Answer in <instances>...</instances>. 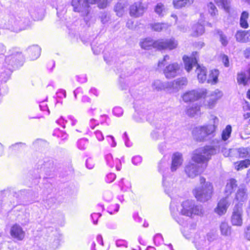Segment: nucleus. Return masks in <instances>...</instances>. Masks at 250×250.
Returning <instances> with one entry per match:
<instances>
[{"label": "nucleus", "mask_w": 250, "mask_h": 250, "mask_svg": "<svg viewBox=\"0 0 250 250\" xmlns=\"http://www.w3.org/2000/svg\"><path fill=\"white\" fill-rule=\"evenodd\" d=\"M207 11L209 15L212 23H216L218 21V10L212 2H210L207 5Z\"/></svg>", "instance_id": "obj_16"}, {"label": "nucleus", "mask_w": 250, "mask_h": 250, "mask_svg": "<svg viewBox=\"0 0 250 250\" xmlns=\"http://www.w3.org/2000/svg\"><path fill=\"white\" fill-rule=\"evenodd\" d=\"M194 0H173L172 4L175 9H181L191 5Z\"/></svg>", "instance_id": "obj_20"}, {"label": "nucleus", "mask_w": 250, "mask_h": 250, "mask_svg": "<svg viewBox=\"0 0 250 250\" xmlns=\"http://www.w3.org/2000/svg\"><path fill=\"white\" fill-rule=\"evenodd\" d=\"M183 159L182 154L176 152L173 154L170 169L172 171L177 170L182 165Z\"/></svg>", "instance_id": "obj_15"}, {"label": "nucleus", "mask_w": 250, "mask_h": 250, "mask_svg": "<svg viewBox=\"0 0 250 250\" xmlns=\"http://www.w3.org/2000/svg\"><path fill=\"white\" fill-rule=\"evenodd\" d=\"M221 60L226 67H228L229 65V61L228 57L227 55H223L221 57Z\"/></svg>", "instance_id": "obj_51"}, {"label": "nucleus", "mask_w": 250, "mask_h": 250, "mask_svg": "<svg viewBox=\"0 0 250 250\" xmlns=\"http://www.w3.org/2000/svg\"><path fill=\"white\" fill-rule=\"evenodd\" d=\"M220 41L224 46H226L228 43L227 37L223 34L220 35Z\"/></svg>", "instance_id": "obj_52"}, {"label": "nucleus", "mask_w": 250, "mask_h": 250, "mask_svg": "<svg viewBox=\"0 0 250 250\" xmlns=\"http://www.w3.org/2000/svg\"><path fill=\"white\" fill-rule=\"evenodd\" d=\"M249 33L248 31H238L236 34V38L237 40L242 42L246 39V37Z\"/></svg>", "instance_id": "obj_36"}, {"label": "nucleus", "mask_w": 250, "mask_h": 250, "mask_svg": "<svg viewBox=\"0 0 250 250\" xmlns=\"http://www.w3.org/2000/svg\"><path fill=\"white\" fill-rule=\"evenodd\" d=\"M243 209L241 204L236 205L233 209L231 222L233 226H241L243 224Z\"/></svg>", "instance_id": "obj_10"}, {"label": "nucleus", "mask_w": 250, "mask_h": 250, "mask_svg": "<svg viewBox=\"0 0 250 250\" xmlns=\"http://www.w3.org/2000/svg\"><path fill=\"white\" fill-rule=\"evenodd\" d=\"M207 93L208 92L206 90L201 91L192 90L184 93L181 97L185 103H191L202 98H205Z\"/></svg>", "instance_id": "obj_4"}, {"label": "nucleus", "mask_w": 250, "mask_h": 250, "mask_svg": "<svg viewBox=\"0 0 250 250\" xmlns=\"http://www.w3.org/2000/svg\"><path fill=\"white\" fill-rule=\"evenodd\" d=\"M215 131V125H209L201 126L195 127L192 132V135L196 138L197 140L201 141L199 136H202L203 138L210 135Z\"/></svg>", "instance_id": "obj_7"}, {"label": "nucleus", "mask_w": 250, "mask_h": 250, "mask_svg": "<svg viewBox=\"0 0 250 250\" xmlns=\"http://www.w3.org/2000/svg\"><path fill=\"white\" fill-rule=\"evenodd\" d=\"M196 199L201 202H205L211 198L213 193L212 184L207 182L204 186L195 188L193 191Z\"/></svg>", "instance_id": "obj_2"}, {"label": "nucleus", "mask_w": 250, "mask_h": 250, "mask_svg": "<svg viewBox=\"0 0 250 250\" xmlns=\"http://www.w3.org/2000/svg\"><path fill=\"white\" fill-rule=\"evenodd\" d=\"M193 242L198 250H208L209 249V241L206 240L204 236L196 234L194 237Z\"/></svg>", "instance_id": "obj_12"}, {"label": "nucleus", "mask_w": 250, "mask_h": 250, "mask_svg": "<svg viewBox=\"0 0 250 250\" xmlns=\"http://www.w3.org/2000/svg\"><path fill=\"white\" fill-rule=\"evenodd\" d=\"M101 214L99 213H93L91 215V218L93 223L94 225L97 224L98 219L100 217Z\"/></svg>", "instance_id": "obj_45"}, {"label": "nucleus", "mask_w": 250, "mask_h": 250, "mask_svg": "<svg viewBox=\"0 0 250 250\" xmlns=\"http://www.w3.org/2000/svg\"><path fill=\"white\" fill-rule=\"evenodd\" d=\"M125 4L122 3H117L114 7V11L117 16L121 17L125 13Z\"/></svg>", "instance_id": "obj_31"}, {"label": "nucleus", "mask_w": 250, "mask_h": 250, "mask_svg": "<svg viewBox=\"0 0 250 250\" xmlns=\"http://www.w3.org/2000/svg\"><path fill=\"white\" fill-rule=\"evenodd\" d=\"M155 40L150 38H146L140 42L141 47L145 50H150L154 48Z\"/></svg>", "instance_id": "obj_19"}, {"label": "nucleus", "mask_w": 250, "mask_h": 250, "mask_svg": "<svg viewBox=\"0 0 250 250\" xmlns=\"http://www.w3.org/2000/svg\"><path fill=\"white\" fill-rule=\"evenodd\" d=\"M169 59V56L167 55H166L164 56L163 60L162 61H160L158 62V67L159 68H163L166 64V61L167 60H168Z\"/></svg>", "instance_id": "obj_43"}, {"label": "nucleus", "mask_w": 250, "mask_h": 250, "mask_svg": "<svg viewBox=\"0 0 250 250\" xmlns=\"http://www.w3.org/2000/svg\"><path fill=\"white\" fill-rule=\"evenodd\" d=\"M247 196L245 188L243 186L240 187L236 194V199L239 201H244L246 199Z\"/></svg>", "instance_id": "obj_27"}, {"label": "nucleus", "mask_w": 250, "mask_h": 250, "mask_svg": "<svg viewBox=\"0 0 250 250\" xmlns=\"http://www.w3.org/2000/svg\"><path fill=\"white\" fill-rule=\"evenodd\" d=\"M200 182L201 184H203L202 186H204L207 182H206V179L205 178L200 177Z\"/></svg>", "instance_id": "obj_59"}, {"label": "nucleus", "mask_w": 250, "mask_h": 250, "mask_svg": "<svg viewBox=\"0 0 250 250\" xmlns=\"http://www.w3.org/2000/svg\"><path fill=\"white\" fill-rule=\"evenodd\" d=\"M183 235L184 236V237L188 239H190V238L191 237V235L190 234H186V231H184V232H183Z\"/></svg>", "instance_id": "obj_60"}, {"label": "nucleus", "mask_w": 250, "mask_h": 250, "mask_svg": "<svg viewBox=\"0 0 250 250\" xmlns=\"http://www.w3.org/2000/svg\"><path fill=\"white\" fill-rule=\"evenodd\" d=\"M234 165L236 170H241L245 168L248 167L250 165V160L249 159H246L237 162L235 163Z\"/></svg>", "instance_id": "obj_26"}, {"label": "nucleus", "mask_w": 250, "mask_h": 250, "mask_svg": "<svg viewBox=\"0 0 250 250\" xmlns=\"http://www.w3.org/2000/svg\"><path fill=\"white\" fill-rule=\"evenodd\" d=\"M96 3L98 4V6L99 8L103 9L107 6L108 0H97Z\"/></svg>", "instance_id": "obj_44"}, {"label": "nucleus", "mask_w": 250, "mask_h": 250, "mask_svg": "<svg viewBox=\"0 0 250 250\" xmlns=\"http://www.w3.org/2000/svg\"><path fill=\"white\" fill-rule=\"evenodd\" d=\"M247 98L250 100V89H249L246 93Z\"/></svg>", "instance_id": "obj_61"}, {"label": "nucleus", "mask_w": 250, "mask_h": 250, "mask_svg": "<svg viewBox=\"0 0 250 250\" xmlns=\"http://www.w3.org/2000/svg\"><path fill=\"white\" fill-rule=\"evenodd\" d=\"M118 199L119 200H120L121 202H122L124 201V198L122 195H120L118 197Z\"/></svg>", "instance_id": "obj_62"}, {"label": "nucleus", "mask_w": 250, "mask_h": 250, "mask_svg": "<svg viewBox=\"0 0 250 250\" xmlns=\"http://www.w3.org/2000/svg\"><path fill=\"white\" fill-rule=\"evenodd\" d=\"M85 6L86 7H89L90 5L96 4L97 0H83Z\"/></svg>", "instance_id": "obj_53"}, {"label": "nucleus", "mask_w": 250, "mask_h": 250, "mask_svg": "<svg viewBox=\"0 0 250 250\" xmlns=\"http://www.w3.org/2000/svg\"><path fill=\"white\" fill-rule=\"evenodd\" d=\"M10 234L11 237L17 240H22L25 235L22 228L19 224L13 225L10 229Z\"/></svg>", "instance_id": "obj_13"}, {"label": "nucleus", "mask_w": 250, "mask_h": 250, "mask_svg": "<svg viewBox=\"0 0 250 250\" xmlns=\"http://www.w3.org/2000/svg\"><path fill=\"white\" fill-rule=\"evenodd\" d=\"M196 72L200 82L204 83L207 80V70L205 67L197 64Z\"/></svg>", "instance_id": "obj_17"}, {"label": "nucleus", "mask_w": 250, "mask_h": 250, "mask_svg": "<svg viewBox=\"0 0 250 250\" xmlns=\"http://www.w3.org/2000/svg\"><path fill=\"white\" fill-rule=\"evenodd\" d=\"M155 12L159 16H163L165 12V7L163 3L159 2L154 7Z\"/></svg>", "instance_id": "obj_33"}, {"label": "nucleus", "mask_w": 250, "mask_h": 250, "mask_svg": "<svg viewBox=\"0 0 250 250\" xmlns=\"http://www.w3.org/2000/svg\"><path fill=\"white\" fill-rule=\"evenodd\" d=\"M83 0H72L71 5L73 7V11L76 12H80L83 7Z\"/></svg>", "instance_id": "obj_34"}, {"label": "nucleus", "mask_w": 250, "mask_h": 250, "mask_svg": "<svg viewBox=\"0 0 250 250\" xmlns=\"http://www.w3.org/2000/svg\"><path fill=\"white\" fill-rule=\"evenodd\" d=\"M113 194L110 191L106 190L104 192L103 198L107 202L111 201L113 199Z\"/></svg>", "instance_id": "obj_40"}, {"label": "nucleus", "mask_w": 250, "mask_h": 250, "mask_svg": "<svg viewBox=\"0 0 250 250\" xmlns=\"http://www.w3.org/2000/svg\"><path fill=\"white\" fill-rule=\"evenodd\" d=\"M151 29L155 32H161L167 28L166 24L164 23H154L150 25Z\"/></svg>", "instance_id": "obj_30"}, {"label": "nucleus", "mask_w": 250, "mask_h": 250, "mask_svg": "<svg viewBox=\"0 0 250 250\" xmlns=\"http://www.w3.org/2000/svg\"><path fill=\"white\" fill-rule=\"evenodd\" d=\"M119 209V205L116 204L109 206L107 208V210L110 214H114L118 211Z\"/></svg>", "instance_id": "obj_37"}, {"label": "nucleus", "mask_w": 250, "mask_h": 250, "mask_svg": "<svg viewBox=\"0 0 250 250\" xmlns=\"http://www.w3.org/2000/svg\"><path fill=\"white\" fill-rule=\"evenodd\" d=\"M221 235L224 236H229L231 233V227L226 222H222L220 225Z\"/></svg>", "instance_id": "obj_21"}, {"label": "nucleus", "mask_w": 250, "mask_h": 250, "mask_svg": "<svg viewBox=\"0 0 250 250\" xmlns=\"http://www.w3.org/2000/svg\"><path fill=\"white\" fill-rule=\"evenodd\" d=\"M47 144V142L42 139H38L34 143V145L37 147H43Z\"/></svg>", "instance_id": "obj_46"}, {"label": "nucleus", "mask_w": 250, "mask_h": 250, "mask_svg": "<svg viewBox=\"0 0 250 250\" xmlns=\"http://www.w3.org/2000/svg\"><path fill=\"white\" fill-rule=\"evenodd\" d=\"M219 75V71L217 69L211 70L209 74V79L208 80V83L214 84L218 82V78Z\"/></svg>", "instance_id": "obj_24"}, {"label": "nucleus", "mask_w": 250, "mask_h": 250, "mask_svg": "<svg viewBox=\"0 0 250 250\" xmlns=\"http://www.w3.org/2000/svg\"><path fill=\"white\" fill-rule=\"evenodd\" d=\"M187 176L193 178L197 176V173H186Z\"/></svg>", "instance_id": "obj_57"}, {"label": "nucleus", "mask_w": 250, "mask_h": 250, "mask_svg": "<svg viewBox=\"0 0 250 250\" xmlns=\"http://www.w3.org/2000/svg\"><path fill=\"white\" fill-rule=\"evenodd\" d=\"M180 211L178 210L176 205L173 202H171L170 205V210L171 215L176 221V222L181 225L184 224V221L181 219V217H176L177 212H179L180 214L193 218L195 216H202L204 214V210L203 207L200 205H196L195 202L192 200H186L184 201L181 206Z\"/></svg>", "instance_id": "obj_1"}, {"label": "nucleus", "mask_w": 250, "mask_h": 250, "mask_svg": "<svg viewBox=\"0 0 250 250\" xmlns=\"http://www.w3.org/2000/svg\"><path fill=\"white\" fill-rule=\"evenodd\" d=\"M197 53V52H193L192 56L190 57L186 55L183 56L185 68L188 72H189L192 69L193 65L198 64L197 59L195 56Z\"/></svg>", "instance_id": "obj_14"}, {"label": "nucleus", "mask_w": 250, "mask_h": 250, "mask_svg": "<svg viewBox=\"0 0 250 250\" xmlns=\"http://www.w3.org/2000/svg\"><path fill=\"white\" fill-rule=\"evenodd\" d=\"M96 241L100 245L99 250H103L102 247L104 245V242L102 236L101 235H98L96 238Z\"/></svg>", "instance_id": "obj_50"}, {"label": "nucleus", "mask_w": 250, "mask_h": 250, "mask_svg": "<svg viewBox=\"0 0 250 250\" xmlns=\"http://www.w3.org/2000/svg\"><path fill=\"white\" fill-rule=\"evenodd\" d=\"M95 135H96V137L97 139L99 141L103 140V139H104V137L103 136V134L101 133V132L100 131H96L95 132Z\"/></svg>", "instance_id": "obj_54"}, {"label": "nucleus", "mask_w": 250, "mask_h": 250, "mask_svg": "<svg viewBox=\"0 0 250 250\" xmlns=\"http://www.w3.org/2000/svg\"><path fill=\"white\" fill-rule=\"evenodd\" d=\"M154 242L156 245H159L163 242V237L161 234H157L154 237Z\"/></svg>", "instance_id": "obj_42"}, {"label": "nucleus", "mask_w": 250, "mask_h": 250, "mask_svg": "<svg viewBox=\"0 0 250 250\" xmlns=\"http://www.w3.org/2000/svg\"><path fill=\"white\" fill-rule=\"evenodd\" d=\"M119 186L121 187V189L123 191H127L131 189V185L130 182L124 179H122Z\"/></svg>", "instance_id": "obj_32"}, {"label": "nucleus", "mask_w": 250, "mask_h": 250, "mask_svg": "<svg viewBox=\"0 0 250 250\" xmlns=\"http://www.w3.org/2000/svg\"><path fill=\"white\" fill-rule=\"evenodd\" d=\"M116 177L114 173H107L105 176V180L107 183H110L114 181Z\"/></svg>", "instance_id": "obj_41"}, {"label": "nucleus", "mask_w": 250, "mask_h": 250, "mask_svg": "<svg viewBox=\"0 0 250 250\" xmlns=\"http://www.w3.org/2000/svg\"><path fill=\"white\" fill-rule=\"evenodd\" d=\"M116 246L119 248H127L128 247L127 242L124 239H117L115 242Z\"/></svg>", "instance_id": "obj_39"}, {"label": "nucleus", "mask_w": 250, "mask_h": 250, "mask_svg": "<svg viewBox=\"0 0 250 250\" xmlns=\"http://www.w3.org/2000/svg\"><path fill=\"white\" fill-rule=\"evenodd\" d=\"M146 250H156V249L153 247L149 246L147 248Z\"/></svg>", "instance_id": "obj_63"}, {"label": "nucleus", "mask_w": 250, "mask_h": 250, "mask_svg": "<svg viewBox=\"0 0 250 250\" xmlns=\"http://www.w3.org/2000/svg\"><path fill=\"white\" fill-rule=\"evenodd\" d=\"M201 105L199 104H193L186 109V113L189 116H193L200 111Z\"/></svg>", "instance_id": "obj_22"}, {"label": "nucleus", "mask_w": 250, "mask_h": 250, "mask_svg": "<svg viewBox=\"0 0 250 250\" xmlns=\"http://www.w3.org/2000/svg\"><path fill=\"white\" fill-rule=\"evenodd\" d=\"M236 181L234 179H230L227 181L224 193L226 197L229 198V196L236 189L237 187Z\"/></svg>", "instance_id": "obj_18"}, {"label": "nucleus", "mask_w": 250, "mask_h": 250, "mask_svg": "<svg viewBox=\"0 0 250 250\" xmlns=\"http://www.w3.org/2000/svg\"><path fill=\"white\" fill-rule=\"evenodd\" d=\"M41 51V48L39 46H34L29 49V54L32 60H35L40 56Z\"/></svg>", "instance_id": "obj_25"}, {"label": "nucleus", "mask_w": 250, "mask_h": 250, "mask_svg": "<svg viewBox=\"0 0 250 250\" xmlns=\"http://www.w3.org/2000/svg\"><path fill=\"white\" fill-rule=\"evenodd\" d=\"M53 136L57 137V138L63 137L64 136V133L59 129H56L54 130L53 134Z\"/></svg>", "instance_id": "obj_49"}, {"label": "nucleus", "mask_w": 250, "mask_h": 250, "mask_svg": "<svg viewBox=\"0 0 250 250\" xmlns=\"http://www.w3.org/2000/svg\"><path fill=\"white\" fill-rule=\"evenodd\" d=\"M238 152L241 157L244 158L250 156V150L247 148H239Z\"/></svg>", "instance_id": "obj_38"}, {"label": "nucleus", "mask_w": 250, "mask_h": 250, "mask_svg": "<svg viewBox=\"0 0 250 250\" xmlns=\"http://www.w3.org/2000/svg\"><path fill=\"white\" fill-rule=\"evenodd\" d=\"M215 2L218 5H221L222 8L227 11H230L231 6L229 0H214Z\"/></svg>", "instance_id": "obj_28"}, {"label": "nucleus", "mask_w": 250, "mask_h": 250, "mask_svg": "<svg viewBox=\"0 0 250 250\" xmlns=\"http://www.w3.org/2000/svg\"><path fill=\"white\" fill-rule=\"evenodd\" d=\"M180 65L177 62L167 65L163 70L165 76L167 79H171L177 76L180 71Z\"/></svg>", "instance_id": "obj_8"}, {"label": "nucleus", "mask_w": 250, "mask_h": 250, "mask_svg": "<svg viewBox=\"0 0 250 250\" xmlns=\"http://www.w3.org/2000/svg\"><path fill=\"white\" fill-rule=\"evenodd\" d=\"M230 203L231 202L228 197L222 198L219 200L216 207L214 208V212L219 216L224 215L227 212Z\"/></svg>", "instance_id": "obj_11"}, {"label": "nucleus", "mask_w": 250, "mask_h": 250, "mask_svg": "<svg viewBox=\"0 0 250 250\" xmlns=\"http://www.w3.org/2000/svg\"><path fill=\"white\" fill-rule=\"evenodd\" d=\"M87 141L85 139H81L78 142V147L80 149H83L85 148V145Z\"/></svg>", "instance_id": "obj_47"}, {"label": "nucleus", "mask_w": 250, "mask_h": 250, "mask_svg": "<svg viewBox=\"0 0 250 250\" xmlns=\"http://www.w3.org/2000/svg\"><path fill=\"white\" fill-rule=\"evenodd\" d=\"M249 17V13L247 11H243L241 13L240 19V25L243 28H248L249 24L248 23V19Z\"/></svg>", "instance_id": "obj_23"}, {"label": "nucleus", "mask_w": 250, "mask_h": 250, "mask_svg": "<svg viewBox=\"0 0 250 250\" xmlns=\"http://www.w3.org/2000/svg\"><path fill=\"white\" fill-rule=\"evenodd\" d=\"M204 26L201 24H196L192 27V35L194 36H198L204 33Z\"/></svg>", "instance_id": "obj_29"}, {"label": "nucleus", "mask_w": 250, "mask_h": 250, "mask_svg": "<svg viewBox=\"0 0 250 250\" xmlns=\"http://www.w3.org/2000/svg\"><path fill=\"white\" fill-rule=\"evenodd\" d=\"M107 227L109 229H114L117 227V224L114 223L109 222L106 225Z\"/></svg>", "instance_id": "obj_55"}, {"label": "nucleus", "mask_w": 250, "mask_h": 250, "mask_svg": "<svg viewBox=\"0 0 250 250\" xmlns=\"http://www.w3.org/2000/svg\"><path fill=\"white\" fill-rule=\"evenodd\" d=\"M147 9V6L141 1L135 2L129 7L130 17L137 18L142 16Z\"/></svg>", "instance_id": "obj_6"}, {"label": "nucleus", "mask_w": 250, "mask_h": 250, "mask_svg": "<svg viewBox=\"0 0 250 250\" xmlns=\"http://www.w3.org/2000/svg\"><path fill=\"white\" fill-rule=\"evenodd\" d=\"M250 117V113H247L244 115V118L245 119L249 118Z\"/></svg>", "instance_id": "obj_64"}, {"label": "nucleus", "mask_w": 250, "mask_h": 250, "mask_svg": "<svg viewBox=\"0 0 250 250\" xmlns=\"http://www.w3.org/2000/svg\"><path fill=\"white\" fill-rule=\"evenodd\" d=\"M187 82V81L186 78H181L175 81V84L178 86H181L186 84Z\"/></svg>", "instance_id": "obj_48"}, {"label": "nucleus", "mask_w": 250, "mask_h": 250, "mask_svg": "<svg viewBox=\"0 0 250 250\" xmlns=\"http://www.w3.org/2000/svg\"><path fill=\"white\" fill-rule=\"evenodd\" d=\"M177 46V42L173 38L155 40L154 49L157 50H173Z\"/></svg>", "instance_id": "obj_5"}, {"label": "nucleus", "mask_w": 250, "mask_h": 250, "mask_svg": "<svg viewBox=\"0 0 250 250\" xmlns=\"http://www.w3.org/2000/svg\"><path fill=\"white\" fill-rule=\"evenodd\" d=\"M215 154V148L212 146H206L200 153H195L192 157V161L198 164L207 163L212 155Z\"/></svg>", "instance_id": "obj_3"}, {"label": "nucleus", "mask_w": 250, "mask_h": 250, "mask_svg": "<svg viewBox=\"0 0 250 250\" xmlns=\"http://www.w3.org/2000/svg\"><path fill=\"white\" fill-rule=\"evenodd\" d=\"M138 241L140 244L145 245L146 242L143 239V238L141 236H139L138 238Z\"/></svg>", "instance_id": "obj_58"}, {"label": "nucleus", "mask_w": 250, "mask_h": 250, "mask_svg": "<svg viewBox=\"0 0 250 250\" xmlns=\"http://www.w3.org/2000/svg\"><path fill=\"white\" fill-rule=\"evenodd\" d=\"M231 132V126L230 125L226 126L222 133V139L224 141H226L230 137Z\"/></svg>", "instance_id": "obj_35"}, {"label": "nucleus", "mask_w": 250, "mask_h": 250, "mask_svg": "<svg viewBox=\"0 0 250 250\" xmlns=\"http://www.w3.org/2000/svg\"><path fill=\"white\" fill-rule=\"evenodd\" d=\"M134 219L138 222H140L142 221V219L139 216L137 213H135L133 215Z\"/></svg>", "instance_id": "obj_56"}, {"label": "nucleus", "mask_w": 250, "mask_h": 250, "mask_svg": "<svg viewBox=\"0 0 250 250\" xmlns=\"http://www.w3.org/2000/svg\"><path fill=\"white\" fill-rule=\"evenodd\" d=\"M174 180V178L172 173H164L163 175V185L165 188V192L171 198H172L173 191H176V189L172 187Z\"/></svg>", "instance_id": "obj_9"}]
</instances>
